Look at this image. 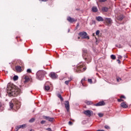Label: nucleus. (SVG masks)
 I'll use <instances>...</instances> for the list:
<instances>
[{
    "label": "nucleus",
    "mask_w": 131,
    "mask_h": 131,
    "mask_svg": "<svg viewBox=\"0 0 131 131\" xmlns=\"http://www.w3.org/2000/svg\"><path fill=\"white\" fill-rule=\"evenodd\" d=\"M7 93L9 97H17L21 93V90L16 85H11L7 88Z\"/></svg>",
    "instance_id": "nucleus-1"
},
{
    "label": "nucleus",
    "mask_w": 131,
    "mask_h": 131,
    "mask_svg": "<svg viewBox=\"0 0 131 131\" xmlns=\"http://www.w3.org/2000/svg\"><path fill=\"white\" fill-rule=\"evenodd\" d=\"M47 72L43 70H39L36 73V78L38 80H42Z\"/></svg>",
    "instance_id": "nucleus-2"
},
{
    "label": "nucleus",
    "mask_w": 131,
    "mask_h": 131,
    "mask_svg": "<svg viewBox=\"0 0 131 131\" xmlns=\"http://www.w3.org/2000/svg\"><path fill=\"white\" fill-rule=\"evenodd\" d=\"M20 105L21 103H20V102L17 100L12 101L9 103L10 109H13V107H16V109H19V108H20Z\"/></svg>",
    "instance_id": "nucleus-3"
},
{
    "label": "nucleus",
    "mask_w": 131,
    "mask_h": 131,
    "mask_svg": "<svg viewBox=\"0 0 131 131\" xmlns=\"http://www.w3.org/2000/svg\"><path fill=\"white\" fill-rule=\"evenodd\" d=\"M83 66L81 64L78 66L77 68L74 69L75 71L76 72H83V71H85L86 70V68H82Z\"/></svg>",
    "instance_id": "nucleus-4"
},
{
    "label": "nucleus",
    "mask_w": 131,
    "mask_h": 131,
    "mask_svg": "<svg viewBox=\"0 0 131 131\" xmlns=\"http://www.w3.org/2000/svg\"><path fill=\"white\" fill-rule=\"evenodd\" d=\"M79 35L82 39H90V37L88 36V33L85 32H81L79 33Z\"/></svg>",
    "instance_id": "nucleus-5"
},
{
    "label": "nucleus",
    "mask_w": 131,
    "mask_h": 131,
    "mask_svg": "<svg viewBox=\"0 0 131 131\" xmlns=\"http://www.w3.org/2000/svg\"><path fill=\"white\" fill-rule=\"evenodd\" d=\"M82 57L83 59L87 61V63H90L92 61V56L91 55H88V54L84 53L82 54Z\"/></svg>",
    "instance_id": "nucleus-6"
},
{
    "label": "nucleus",
    "mask_w": 131,
    "mask_h": 131,
    "mask_svg": "<svg viewBox=\"0 0 131 131\" xmlns=\"http://www.w3.org/2000/svg\"><path fill=\"white\" fill-rule=\"evenodd\" d=\"M104 21H105L106 25H107V26H111V25H112V19H111V18H104Z\"/></svg>",
    "instance_id": "nucleus-7"
},
{
    "label": "nucleus",
    "mask_w": 131,
    "mask_h": 131,
    "mask_svg": "<svg viewBox=\"0 0 131 131\" xmlns=\"http://www.w3.org/2000/svg\"><path fill=\"white\" fill-rule=\"evenodd\" d=\"M92 113H93V111H92L86 110L84 111V114L86 115V116H89V117H90V116H92Z\"/></svg>",
    "instance_id": "nucleus-8"
},
{
    "label": "nucleus",
    "mask_w": 131,
    "mask_h": 131,
    "mask_svg": "<svg viewBox=\"0 0 131 131\" xmlns=\"http://www.w3.org/2000/svg\"><path fill=\"white\" fill-rule=\"evenodd\" d=\"M50 76L52 78V79H56L58 77V75H57L54 72H51Z\"/></svg>",
    "instance_id": "nucleus-9"
},
{
    "label": "nucleus",
    "mask_w": 131,
    "mask_h": 131,
    "mask_svg": "<svg viewBox=\"0 0 131 131\" xmlns=\"http://www.w3.org/2000/svg\"><path fill=\"white\" fill-rule=\"evenodd\" d=\"M43 118L48 121H50V122H52V121L54 120V118L50 117L49 116H43Z\"/></svg>",
    "instance_id": "nucleus-10"
},
{
    "label": "nucleus",
    "mask_w": 131,
    "mask_h": 131,
    "mask_svg": "<svg viewBox=\"0 0 131 131\" xmlns=\"http://www.w3.org/2000/svg\"><path fill=\"white\" fill-rule=\"evenodd\" d=\"M67 20H68V21H69V22H70V23H73V22L76 21V19L72 18L70 16H69L67 18Z\"/></svg>",
    "instance_id": "nucleus-11"
},
{
    "label": "nucleus",
    "mask_w": 131,
    "mask_h": 131,
    "mask_svg": "<svg viewBox=\"0 0 131 131\" xmlns=\"http://www.w3.org/2000/svg\"><path fill=\"white\" fill-rule=\"evenodd\" d=\"M96 20L98 21V22H103V21H104V18H103V17L101 16H96Z\"/></svg>",
    "instance_id": "nucleus-12"
},
{
    "label": "nucleus",
    "mask_w": 131,
    "mask_h": 131,
    "mask_svg": "<svg viewBox=\"0 0 131 131\" xmlns=\"http://www.w3.org/2000/svg\"><path fill=\"white\" fill-rule=\"evenodd\" d=\"M65 107L66 108L67 111H69L70 109V105H69V101H66V103H64Z\"/></svg>",
    "instance_id": "nucleus-13"
},
{
    "label": "nucleus",
    "mask_w": 131,
    "mask_h": 131,
    "mask_svg": "<svg viewBox=\"0 0 131 131\" xmlns=\"http://www.w3.org/2000/svg\"><path fill=\"white\" fill-rule=\"evenodd\" d=\"M104 105H105V102L104 101H100L94 104V106H104Z\"/></svg>",
    "instance_id": "nucleus-14"
},
{
    "label": "nucleus",
    "mask_w": 131,
    "mask_h": 131,
    "mask_svg": "<svg viewBox=\"0 0 131 131\" xmlns=\"http://www.w3.org/2000/svg\"><path fill=\"white\" fill-rule=\"evenodd\" d=\"M15 69L16 70V71H17V72H21V71H22V68L20 66H16L15 67Z\"/></svg>",
    "instance_id": "nucleus-15"
},
{
    "label": "nucleus",
    "mask_w": 131,
    "mask_h": 131,
    "mask_svg": "<svg viewBox=\"0 0 131 131\" xmlns=\"http://www.w3.org/2000/svg\"><path fill=\"white\" fill-rule=\"evenodd\" d=\"M92 12H94V13H97V12H98V8L96 6H93L92 8Z\"/></svg>",
    "instance_id": "nucleus-16"
},
{
    "label": "nucleus",
    "mask_w": 131,
    "mask_h": 131,
    "mask_svg": "<svg viewBox=\"0 0 131 131\" xmlns=\"http://www.w3.org/2000/svg\"><path fill=\"white\" fill-rule=\"evenodd\" d=\"M121 107H122V108H127L128 106L126 103H125V102H122L121 103Z\"/></svg>",
    "instance_id": "nucleus-17"
},
{
    "label": "nucleus",
    "mask_w": 131,
    "mask_h": 131,
    "mask_svg": "<svg viewBox=\"0 0 131 131\" xmlns=\"http://www.w3.org/2000/svg\"><path fill=\"white\" fill-rule=\"evenodd\" d=\"M117 19L118 20H119L120 21H121L123 19V15L122 14H121L120 15H118L117 17Z\"/></svg>",
    "instance_id": "nucleus-18"
},
{
    "label": "nucleus",
    "mask_w": 131,
    "mask_h": 131,
    "mask_svg": "<svg viewBox=\"0 0 131 131\" xmlns=\"http://www.w3.org/2000/svg\"><path fill=\"white\" fill-rule=\"evenodd\" d=\"M72 79H73L72 77H70L69 80L66 81L64 82V83H66V84H67V85H68L69 84V82H70V81H71V80H72Z\"/></svg>",
    "instance_id": "nucleus-19"
},
{
    "label": "nucleus",
    "mask_w": 131,
    "mask_h": 131,
    "mask_svg": "<svg viewBox=\"0 0 131 131\" xmlns=\"http://www.w3.org/2000/svg\"><path fill=\"white\" fill-rule=\"evenodd\" d=\"M20 128H21V127L20 126V125H17L16 126L15 130L18 131V130H19V129H20Z\"/></svg>",
    "instance_id": "nucleus-20"
},
{
    "label": "nucleus",
    "mask_w": 131,
    "mask_h": 131,
    "mask_svg": "<svg viewBox=\"0 0 131 131\" xmlns=\"http://www.w3.org/2000/svg\"><path fill=\"white\" fill-rule=\"evenodd\" d=\"M111 58L113 60H115V59H116V56L115 55L112 54L111 55Z\"/></svg>",
    "instance_id": "nucleus-21"
},
{
    "label": "nucleus",
    "mask_w": 131,
    "mask_h": 131,
    "mask_svg": "<svg viewBox=\"0 0 131 131\" xmlns=\"http://www.w3.org/2000/svg\"><path fill=\"white\" fill-rule=\"evenodd\" d=\"M57 97H58L59 99H60L61 101H63V98L62 97V96H61L60 94H59L57 95Z\"/></svg>",
    "instance_id": "nucleus-22"
},
{
    "label": "nucleus",
    "mask_w": 131,
    "mask_h": 131,
    "mask_svg": "<svg viewBox=\"0 0 131 131\" xmlns=\"http://www.w3.org/2000/svg\"><path fill=\"white\" fill-rule=\"evenodd\" d=\"M25 80L24 81V82H27L28 81H29V78H28V77H25Z\"/></svg>",
    "instance_id": "nucleus-23"
},
{
    "label": "nucleus",
    "mask_w": 131,
    "mask_h": 131,
    "mask_svg": "<svg viewBox=\"0 0 131 131\" xmlns=\"http://www.w3.org/2000/svg\"><path fill=\"white\" fill-rule=\"evenodd\" d=\"M102 11L103 12H107V11H108V8H107L106 7H103L102 8Z\"/></svg>",
    "instance_id": "nucleus-24"
},
{
    "label": "nucleus",
    "mask_w": 131,
    "mask_h": 131,
    "mask_svg": "<svg viewBox=\"0 0 131 131\" xmlns=\"http://www.w3.org/2000/svg\"><path fill=\"white\" fill-rule=\"evenodd\" d=\"M117 82H121L122 81V79H121L120 78L118 77L117 78Z\"/></svg>",
    "instance_id": "nucleus-25"
},
{
    "label": "nucleus",
    "mask_w": 131,
    "mask_h": 131,
    "mask_svg": "<svg viewBox=\"0 0 131 131\" xmlns=\"http://www.w3.org/2000/svg\"><path fill=\"white\" fill-rule=\"evenodd\" d=\"M20 128H25L26 127V124L20 125Z\"/></svg>",
    "instance_id": "nucleus-26"
},
{
    "label": "nucleus",
    "mask_w": 131,
    "mask_h": 131,
    "mask_svg": "<svg viewBox=\"0 0 131 131\" xmlns=\"http://www.w3.org/2000/svg\"><path fill=\"white\" fill-rule=\"evenodd\" d=\"M18 78H19L18 76H14L13 77V80H18Z\"/></svg>",
    "instance_id": "nucleus-27"
},
{
    "label": "nucleus",
    "mask_w": 131,
    "mask_h": 131,
    "mask_svg": "<svg viewBox=\"0 0 131 131\" xmlns=\"http://www.w3.org/2000/svg\"><path fill=\"white\" fill-rule=\"evenodd\" d=\"M35 120V119L32 118V119H31L29 120V122L32 123V122H34V121Z\"/></svg>",
    "instance_id": "nucleus-28"
},
{
    "label": "nucleus",
    "mask_w": 131,
    "mask_h": 131,
    "mask_svg": "<svg viewBox=\"0 0 131 131\" xmlns=\"http://www.w3.org/2000/svg\"><path fill=\"white\" fill-rule=\"evenodd\" d=\"M45 90L46 91H49V90H50V86L49 85H46L45 86Z\"/></svg>",
    "instance_id": "nucleus-29"
},
{
    "label": "nucleus",
    "mask_w": 131,
    "mask_h": 131,
    "mask_svg": "<svg viewBox=\"0 0 131 131\" xmlns=\"http://www.w3.org/2000/svg\"><path fill=\"white\" fill-rule=\"evenodd\" d=\"M86 103L87 105H91L93 104V102L92 101H86Z\"/></svg>",
    "instance_id": "nucleus-30"
},
{
    "label": "nucleus",
    "mask_w": 131,
    "mask_h": 131,
    "mask_svg": "<svg viewBox=\"0 0 131 131\" xmlns=\"http://www.w3.org/2000/svg\"><path fill=\"white\" fill-rule=\"evenodd\" d=\"M88 81L90 83H93V81L92 80V79H88Z\"/></svg>",
    "instance_id": "nucleus-31"
},
{
    "label": "nucleus",
    "mask_w": 131,
    "mask_h": 131,
    "mask_svg": "<svg viewBox=\"0 0 131 131\" xmlns=\"http://www.w3.org/2000/svg\"><path fill=\"white\" fill-rule=\"evenodd\" d=\"M100 34V30H97L96 32V35H99Z\"/></svg>",
    "instance_id": "nucleus-32"
},
{
    "label": "nucleus",
    "mask_w": 131,
    "mask_h": 131,
    "mask_svg": "<svg viewBox=\"0 0 131 131\" xmlns=\"http://www.w3.org/2000/svg\"><path fill=\"white\" fill-rule=\"evenodd\" d=\"M27 72L28 73H31V69H27Z\"/></svg>",
    "instance_id": "nucleus-33"
},
{
    "label": "nucleus",
    "mask_w": 131,
    "mask_h": 131,
    "mask_svg": "<svg viewBox=\"0 0 131 131\" xmlns=\"http://www.w3.org/2000/svg\"><path fill=\"white\" fill-rule=\"evenodd\" d=\"M84 80L86 81V78L84 77L83 79L81 80L82 84L83 85L82 81H84Z\"/></svg>",
    "instance_id": "nucleus-34"
},
{
    "label": "nucleus",
    "mask_w": 131,
    "mask_h": 131,
    "mask_svg": "<svg viewBox=\"0 0 131 131\" xmlns=\"http://www.w3.org/2000/svg\"><path fill=\"white\" fill-rule=\"evenodd\" d=\"M104 115L102 113H99L98 114V116H99L100 117H103V116Z\"/></svg>",
    "instance_id": "nucleus-35"
},
{
    "label": "nucleus",
    "mask_w": 131,
    "mask_h": 131,
    "mask_svg": "<svg viewBox=\"0 0 131 131\" xmlns=\"http://www.w3.org/2000/svg\"><path fill=\"white\" fill-rule=\"evenodd\" d=\"M105 128H106V129H109V128H110V127H109V126L108 125H105L104 126Z\"/></svg>",
    "instance_id": "nucleus-36"
},
{
    "label": "nucleus",
    "mask_w": 131,
    "mask_h": 131,
    "mask_svg": "<svg viewBox=\"0 0 131 131\" xmlns=\"http://www.w3.org/2000/svg\"><path fill=\"white\" fill-rule=\"evenodd\" d=\"M107 0H99V3H104V2H106Z\"/></svg>",
    "instance_id": "nucleus-37"
},
{
    "label": "nucleus",
    "mask_w": 131,
    "mask_h": 131,
    "mask_svg": "<svg viewBox=\"0 0 131 131\" xmlns=\"http://www.w3.org/2000/svg\"><path fill=\"white\" fill-rule=\"evenodd\" d=\"M46 123V121L45 120H42L41 121V124H43V123Z\"/></svg>",
    "instance_id": "nucleus-38"
},
{
    "label": "nucleus",
    "mask_w": 131,
    "mask_h": 131,
    "mask_svg": "<svg viewBox=\"0 0 131 131\" xmlns=\"http://www.w3.org/2000/svg\"><path fill=\"white\" fill-rule=\"evenodd\" d=\"M120 98H121V99H125V96L122 95Z\"/></svg>",
    "instance_id": "nucleus-39"
},
{
    "label": "nucleus",
    "mask_w": 131,
    "mask_h": 131,
    "mask_svg": "<svg viewBox=\"0 0 131 131\" xmlns=\"http://www.w3.org/2000/svg\"><path fill=\"white\" fill-rule=\"evenodd\" d=\"M122 101H123V100H122L121 99H118V102H122Z\"/></svg>",
    "instance_id": "nucleus-40"
},
{
    "label": "nucleus",
    "mask_w": 131,
    "mask_h": 131,
    "mask_svg": "<svg viewBox=\"0 0 131 131\" xmlns=\"http://www.w3.org/2000/svg\"><path fill=\"white\" fill-rule=\"evenodd\" d=\"M47 129V130H49V131H52V129H51V128H48Z\"/></svg>",
    "instance_id": "nucleus-41"
},
{
    "label": "nucleus",
    "mask_w": 131,
    "mask_h": 131,
    "mask_svg": "<svg viewBox=\"0 0 131 131\" xmlns=\"http://www.w3.org/2000/svg\"><path fill=\"white\" fill-rule=\"evenodd\" d=\"M69 124H70V125H71L72 124V122L69 121Z\"/></svg>",
    "instance_id": "nucleus-42"
},
{
    "label": "nucleus",
    "mask_w": 131,
    "mask_h": 131,
    "mask_svg": "<svg viewBox=\"0 0 131 131\" xmlns=\"http://www.w3.org/2000/svg\"><path fill=\"white\" fill-rule=\"evenodd\" d=\"M40 2H47L48 0H39Z\"/></svg>",
    "instance_id": "nucleus-43"
},
{
    "label": "nucleus",
    "mask_w": 131,
    "mask_h": 131,
    "mask_svg": "<svg viewBox=\"0 0 131 131\" xmlns=\"http://www.w3.org/2000/svg\"><path fill=\"white\" fill-rule=\"evenodd\" d=\"M117 61H118L119 64H120V60L119 59H118Z\"/></svg>",
    "instance_id": "nucleus-44"
},
{
    "label": "nucleus",
    "mask_w": 131,
    "mask_h": 131,
    "mask_svg": "<svg viewBox=\"0 0 131 131\" xmlns=\"http://www.w3.org/2000/svg\"><path fill=\"white\" fill-rule=\"evenodd\" d=\"M96 131H104V130H97Z\"/></svg>",
    "instance_id": "nucleus-45"
},
{
    "label": "nucleus",
    "mask_w": 131,
    "mask_h": 131,
    "mask_svg": "<svg viewBox=\"0 0 131 131\" xmlns=\"http://www.w3.org/2000/svg\"><path fill=\"white\" fill-rule=\"evenodd\" d=\"M0 108H2V104L0 103Z\"/></svg>",
    "instance_id": "nucleus-46"
},
{
    "label": "nucleus",
    "mask_w": 131,
    "mask_h": 131,
    "mask_svg": "<svg viewBox=\"0 0 131 131\" xmlns=\"http://www.w3.org/2000/svg\"><path fill=\"white\" fill-rule=\"evenodd\" d=\"M93 36H95V33L93 34Z\"/></svg>",
    "instance_id": "nucleus-47"
},
{
    "label": "nucleus",
    "mask_w": 131,
    "mask_h": 131,
    "mask_svg": "<svg viewBox=\"0 0 131 131\" xmlns=\"http://www.w3.org/2000/svg\"><path fill=\"white\" fill-rule=\"evenodd\" d=\"M70 31V29H69V30H68V32H69Z\"/></svg>",
    "instance_id": "nucleus-48"
},
{
    "label": "nucleus",
    "mask_w": 131,
    "mask_h": 131,
    "mask_svg": "<svg viewBox=\"0 0 131 131\" xmlns=\"http://www.w3.org/2000/svg\"><path fill=\"white\" fill-rule=\"evenodd\" d=\"M78 38L79 39V38H80V37H79Z\"/></svg>",
    "instance_id": "nucleus-49"
}]
</instances>
